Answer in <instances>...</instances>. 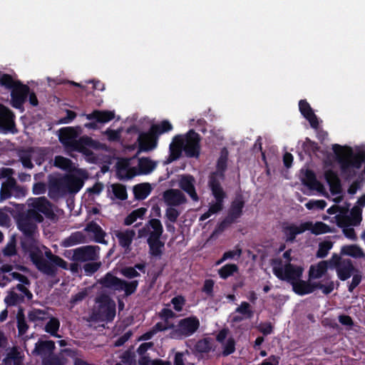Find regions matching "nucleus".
<instances>
[{
	"mask_svg": "<svg viewBox=\"0 0 365 365\" xmlns=\"http://www.w3.org/2000/svg\"><path fill=\"white\" fill-rule=\"evenodd\" d=\"M29 205L31 207L19 213L16 217L17 228H37L38 223L46 222L56 223L58 215L53 210L52 203L45 197L30 199Z\"/></svg>",
	"mask_w": 365,
	"mask_h": 365,
	"instance_id": "obj_1",
	"label": "nucleus"
},
{
	"mask_svg": "<svg viewBox=\"0 0 365 365\" xmlns=\"http://www.w3.org/2000/svg\"><path fill=\"white\" fill-rule=\"evenodd\" d=\"M332 150L339 165L341 173L346 178H351L356 175V169L361 168L365 161V153L359 151L354 153L349 146H341L334 144Z\"/></svg>",
	"mask_w": 365,
	"mask_h": 365,
	"instance_id": "obj_2",
	"label": "nucleus"
},
{
	"mask_svg": "<svg viewBox=\"0 0 365 365\" xmlns=\"http://www.w3.org/2000/svg\"><path fill=\"white\" fill-rule=\"evenodd\" d=\"M78 132L73 127L62 128L59 130V140L66 149L83 154L89 148H98L99 143L91 137L83 136L76 139Z\"/></svg>",
	"mask_w": 365,
	"mask_h": 365,
	"instance_id": "obj_3",
	"label": "nucleus"
},
{
	"mask_svg": "<svg viewBox=\"0 0 365 365\" xmlns=\"http://www.w3.org/2000/svg\"><path fill=\"white\" fill-rule=\"evenodd\" d=\"M78 132L73 127L62 128L59 130V140L66 149L83 154L89 148H98L99 143L91 137L83 136L76 139Z\"/></svg>",
	"mask_w": 365,
	"mask_h": 365,
	"instance_id": "obj_4",
	"label": "nucleus"
},
{
	"mask_svg": "<svg viewBox=\"0 0 365 365\" xmlns=\"http://www.w3.org/2000/svg\"><path fill=\"white\" fill-rule=\"evenodd\" d=\"M78 132L73 127L62 128L59 130V140L66 149L83 154L89 148H98L99 143L91 137L83 136L76 139Z\"/></svg>",
	"mask_w": 365,
	"mask_h": 365,
	"instance_id": "obj_5",
	"label": "nucleus"
},
{
	"mask_svg": "<svg viewBox=\"0 0 365 365\" xmlns=\"http://www.w3.org/2000/svg\"><path fill=\"white\" fill-rule=\"evenodd\" d=\"M30 256L37 269L48 276L53 277L56 275V267L64 269H68L67 262L60 257L52 254L49 250L45 252V256L47 259L44 258L42 252L39 250L31 252Z\"/></svg>",
	"mask_w": 365,
	"mask_h": 365,
	"instance_id": "obj_6",
	"label": "nucleus"
},
{
	"mask_svg": "<svg viewBox=\"0 0 365 365\" xmlns=\"http://www.w3.org/2000/svg\"><path fill=\"white\" fill-rule=\"evenodd\" d=\"M96 302L97 305L86 321L88 322L112 321L115 316V302L108 295L101 294L96 298Z\"/></svg>",
	"mask_w": 365,
	"mask_h": 365,
	"instance_id": "obj_7",
	"label": "nucleus"
},
{
	"mask_svg": "<svg viewBox=\"0 0 365 365\" xmlns=\"http://www.w3.org/2000/svg\"><path fill=\"white\" fill-rule=\"evenodd\" d=\"M274 274L281 280L290 282L292 284L300 279L303 269L294 266L289 262L284 264L281 259H274L271 262Z\"/></svg>",
	"mask_w": 365,
	"mask_h": 365,
	"instance_id": "obj_8",
	"label": "nucleus"
},
{
	"mask_svg": "<svg viewBox=\"0 0 365 365\" xmlns=\"http://www.w3.org/2000/svg\"><path fill=\"white\" fill-rule=\"evenodd\" d=\"M11 276L13 279L19 280L21 284H17L11 291L9 292L5 299L6 303L9 305H16L22 302L25 297L28 300H31L33 297V294L25 287V285H29L30 284L29 279L26 276L18 272L11 273Z\"/></svg>",
	"mask_w": 365,
	"mask_h": 365,
	"instance_id": "obj_9",
	"label": "nucleus"
},
{
	"mask_svg": "<svg viewBox=\"0 0 365 365\" xmlns=\"http://www.w3.org/2000/svg\"><path fill=\"white\" fill-rule=\"evenodd\" d=\"M217 175V173H212L210 175L208 180V186L212 192V195L215 199V202L210 204L208 209L210 210V213L212 215L217 213L222 210L223 202L226 197V193L224 191Z\"/></svg>",
	"mask_w": 365,
	"mask_h": 365,
	"instance_id": "obj_10",
	"label": "nucleus"
},
{
	"mask_svg": "<svg viewBox=\"0 0 365 365\" xmlns=\"http://www.w3.org/2000/svg\"><path fill=\"white\" fill-rule=\"evenodd\" d=\"M200 327V321L196 317H189L180 319L170 332L173 339H181L192 335Z\"/></svg>",
	"mask_w": 365,
	"mask_h": 365,
	"instance_id": "obj_11",
	"label": "nucleus"
},
{
	"mask_svg": "<svg viewBox=\"0 0 365 365\" xmlns=\"http://www.w3.org/2000/svg\"><path fill=\"white\" fill-rule=\"evenodd\" d=\"M329 267L336 269L339 279L345 281L357 271L349 259H344L338 255H334L329 260Z\"/></svg>",
	"mask_w": 365,
	"mask_h": 365,
	"instance_id": "obj_12",
	"label": "nucleus"
},
{
	"mask_svg": "<svg viewBox=\"0 0 365 365\" xmlns=\"http://www.w3.org/2000/svg\"><path fill=\"white\" fill-rule=\"evenodd\" d=\"M131 131L138 133L137 139L138 145V153L141 152H149L157 148L158 140L153 133H151L150 129L147 132H142L139 130L136 125H133L128 129V132Z\"/></svg>",
	"mask_w": 365,
	"mask_h": 365,
	"instance_id": "obj_13",
	"label": "nucleus"
},
{
	"mask_svg": "<svg viewBox=\"0 0 365 365\" xmlns=\"http://www.w3.org/2000/svg\"><path fill=\"white\" fill-rule=\"evenodd\" d=\"M245 207V200L242 194H237L228 210L227 215L217 228H225L237 221L242 215Z\"/></svg>",
	"mask_w": 365,
	"mask_h": 365,
	"instance_id": "obj_14",
	"label": "nucleus"
},
{
	"mask_svg": "<svg viewBox=\"0 0 365 365\" xmlns=\"http://www.w3.org/2000/svg\"><path fill=\"white\" fill-rule=\"evenodd\" d=\"M200 134L194 130H190L185 138H183V150L187 158H197L200 153Z\"/></svg>",
	"mask_w": 365,
	"mask_h": 365,
	"instance_id": "obj_15",
	"label": "nucleus"
},
{
	"mask_svg": "<svg viewBox=\"0 0 365 365\" xmlns=\"http://www.w3.org/2000/svg\"><path fill=\"white\" fill-rule=\"evenodd\" d=\"M10 91L11 106L16 109L24 110V104L30 94L29 86L19 81Z\"/></svg>",
	"mask_w": 365,
	"mask_h": 365,
	"instance_id": "obj_16",
	"label": "nucleus"
},
{
	"mask_svg": "<svg viewBox=\"0 0 365 365\" xmlns=\"http://www.w3.org/2000/svg\"><path fill=\"white\" fill-rule=\"evenodd\" d=\"M99 247L87 245L76 248L73 250L72 260L76 262L97 261L99 259Z\"/></svg>",
	"mask_w": 365,
	"mask_h": 365,
	"instance_id": "obj_17",
	"label": "nucleus"
},
{
	"mask_svg": "<svg viewBox=\"0 0 365 365\" xmlns=\"http://www.w3.org/2000/svg\"><path fill=\"white\" fill-rule=\"evenodd\" d=\"M361 210L358 207H354L349 215L339 216L337 218V225L339 228H349L360 225L361 221Z\"/></svg>",
	"mask_w": 365,
	"mask_h": 365,
	"instance_id": "obj_18",
	"label": "nucleus"
},
{
	"mask_svg": "<svg viewBox=\"0 0 365 365\" xmlns=\"http://www.w3.org/2000/svg\"><path fill=\"white\" fill-rule=\"evenodd\" d=\"M195 178L190 174H183L179 177V187L185 192L193 201L197 202L199 200V197L195 190Z\"/></svg>",
	"mask_w": 365,
	"mask_h": 365,
	"instance_id": "obj_19",
	"label": "nucleus"
},
{
	"mask_svg": "<svg viewBox=\"0 0 365 365\" xmlns=\"http://www.w3.org/2000/svg\"><path fill=\"white\" fill-rule=\"evenodd\" d=\"M183 150V137L177 135L173 138V141L169 145V155L164 161L165 165L170 164L173 161L178 160Z\"/></svg>",
	"mask_w": 365,
	"mask_h": 365,
	"instance_id": "obj_20",
	"label": "nucleus"
},
{
	"mask_svg": "<svg viewBox=\"0 0 365 365\" xmlns=\"http://www.w3.org/2000/svg\"><path fill=\"white\" fill-rule=\"evenodd\" d=\"M14 118V115L12 111L4 105L0 104V128L11 133H16L17 129Z\"/></svg>",
	"mask_w": 365,
	"mask_h": 365,
	"instance_id": "obj_21",
	"label": "nucleus"
},
{
	"mask_svg": "<svg viewBox=\"0 0 365 365\" xmlns=\"http://www.w3.org/2000/svg\"><path fill=\"white\" fill-rule=\"evenodd\" d=\"M165 202L170 207L179 206L186 202L185 195L178 189H169L163 192Z\"/></svg>",
	"mask_w": 365,
	"mask_h": 365,
	"instance_id": "obj_22",
	"label": "nucleus"
},
{
	"mask_svg": "<svg viewBox=\"0 0 365 365\" xmlns=\"http://www.w3.org/2000/svg\"><path fill=\"white\" fill-rule=\"evenodd\" d=\"M299 109L302 115L309 121L310 125L313 128H317L319 121L314 110L311 108L307 100H300L299 102Z\"/></svg>",
	"mask_w": 365,
	"mask_h": 365,
	"instance_id": "obj_23",
	"label": "nucleus"
},
{
	"mask_svg": "<svg viewBox=\"0 0 365 365\" xmlns=\"http://www.w3.org/2000/svg\"><path fill=\"white\" fill-rule=\"evenodd\" d=\"M55 349V343L51 340L38 341L35 346L33 354L44 359L49 357Z\"/></svg>",
	"mask_w": 365,
	"mask_h": 365,
	"instance_id": "obj_24",
	"label": "nucleus"
},
{
	"mask_svg": "<svg viewBox=\"0 0 365 365\" xmlns=\"http://www.w3.org/2000/svg\"><path fill=\"white\" fill-rule=\"evenodd\" d=\"M161 235L162 230H153L148 239L150 253L153 255L158 256L161 254V248L164 245V243L159 240Z\"/></svg>",
	"mask_w": 365,
	"mask_h": 365,
	"instance_id": "obj_25",
	"label": "nucleus"
},
{
	"mask_svg": "<svg viewBox=\"0 0 365 365\" xmlns=\"http://www.w3.org/2000/svg\"><path fill=\"white\" fill-rule=\"evenodd\" d=\"M98 283L103 287L114 291H123V280L113 275L111 273H107L103 277L99 279Z\"/></svg>",
	"mask_w": 365,
	"mask_h": 365,
	"instance_id": "obj_26",
	"label": "nucleus"
},
{
	"mask_svg": "<svg viewBox=\"0 0 365 365\" xmlns=\"http://www.w3.org/2000/svg\"><path fill=\"white\" fill-rule=\"evenodd\" d=\"M324 178L329 186L331 192L333 195L339 194L341 192V181L336 172L332 170H328L325 171Z\"/></svg>",
	"mask_w": 365,
	"mask_h": 365,
	"instance_id": "obj_27",
	"label": "nucleus"
},
{
	"mask_svg": "<svg viewBox=\"0 0 365 365\" xmlns=\"http://www.w3.org/2000/svg\"><path fill=\"white\" fill-rule=\"evenodd\" d=\"M329 265V260L321 261L317 264L312 265L309 271V279H317L321 278L326 274Z\"/></svg>",
	"mask_w": 365,
	"mask_h": 365,
	"instance_id": "obj_28",
	"label": "nucleus"
},
{
	"mask_svg": "<svg viewBox=\"0 0 365 365\" xmlns=\"http://www.w3.org/2000/svg\"><path fill=\"white\" fill-rule=\"evenodd\" d=\"M115 117L113 111L110 110H93L91 113L86 115L88 120H96L98 123H107L113 120Z\"/></svg>",
	"mask_w": 365,
	"mask_h": 365,
	"instance_id": "obj_29",
	"label": "nucleus"
},
{
	"mask_svg": "<svg viewBox=\"0 0 365 365\" xmlns=\"http://www.w3.org/2000/svg\"><path fill=\"white\" fill-rule=\"evenodd\" d=\"M149 129L158 140L161 135L171 131L173 129V126L169 120H163L158 123L151 125Z\"/></svg>",
	"mask_w": 365,
	"mask_h": 365,
	"instance_id": "obj_30",
	"label": "nucleus"
},
{
	"mask_svg": "<svg viewBox=\"0 0 365 365\" xmlns=\"http://www.w3.org/2000/svg\"><path fill=\"white\" fill-rule=\"evenodd\" d=\"M302 182L311 190H319L323 187L321 182L317 180L314 172L312 170H306Z\"/></svg>",
	"mask_w": 365,
	"mask_h": 365,
	"instance_id": "obj_31",
	"label": "nucleus"
},
{
	"mask_svg": "<svg viewBox=\"0 0 365 365\" xmlns=\"http://www.w3.org/2000/svg\"><path fill=\"white\" fill-rule=\"evenodd\" d=\"M16 187V180L9 178L2 182L0 189V200H4L10 198L13 195V190Z\"/></svg>",
	"mask_w": 365,
	"mask_h": 365,
	"instance_id": "obj_32",
	"label": "nucleus"
},
{
	"mask_svg": "<svg viewBox=\"0 0 365 365\" xmlns=\"http://www.w3.org/2000/svg\"><path fill=\"white\" fill-rule=\"evenodd\" d=\"M5 365H22L23 355L16 346L12 347L4 359Z\"/></svg>",
	"mask_w": 365,
	"mask_h": 365,
	"instance_id": "obj_33",
	"label": "nucleus"
},
{
	"mask_svg": "<svg viewBox=\"0 0 365 365\" xmlns=\"http://www.w3.org/2000/svg\"><path fill=\"white\" fill-rule=\"evenodd\" d=\"M292 285L293 291L299 295L312 293L314 291V283L298 279Z\"/></svg>",
	"mask_w": 365,
	"mask_h": 365,
	"instance_id": "obj_34",
	"label": "nucleus"
},
{
	"mask_svg": "<svg viewBox=\"0 0 365 365\" xmlns=\"http://www.w3.org/2000/svg\"><path fill=\"white\" fill-rule=\"evenodd\" d=\"M88 236L85 235L82 232H76L70 237L66 238L61 243L64 247H69L77 244L88 242Z\"/></svg>",
	"mask_w": 365,
	"mask_h": 365,
	"instance_id": "obj_35",
	"label": "nucleus"
},
{
	"mask_svg": "<svg viewBox=\"0 0 365 365\" xmlns=\"http://www.w3.org/2000/svg\"><path fill=\"white\" fill-rule=\"evenodd\" d=\"M340 254L355 259L365 258V253L361 247L356 245H344L341 247Z\"/></svg>",
	"mask_w": 365,
	"mask_h": 365,
	"instance_id": "obj_36",
	"label": "nucleus"
},
{
	"mask_svg": "<svg viewBox=\"0 0 365 365\" xmlns=\"http://www.w3.org/2000/svg\"><path fill=\"white\" fill-rule=\"evenodd\" d=\"M115 235L118 238L120 245L128 248L135 236V232L133 230H118Z\"/></svg>",
	"mask_w": 365,
	"mask_h": 365,
	"instance_id": "obj_37",
	"label": "nucleus"
},
{
	"mask_svg": "<svg viewBox=\"0 0 365 365\" xmlns=\"http://www.w3.org/2000/svg\"><path fill=\"white\" fill-rule=\"evenodd\" d=\"M135 198L139 200H145L151 192L150 185L148 182L140 183L133 187Z\"/></svg>",
	"mask_w": 365,
	"mask_h": 365,
	"instance_id": "obj_38",
	"label": "nucleus"
},
{
	"mask_svg": "<svg viewBox=\"0 0 365 365\" xmlns=\"http://www.w3.org/2000/svg\"><path fill=\"white\" fill-rule=\"evenodd\" d=\"M157 164L149 158L143 157L138 159V169L140 174L148 175L152 173Z\"/></svg>",
	"mask_w": 365,
	"mask_h": 365,
	"instance_id": "obj_39",
	"label": "nucleus"
},
{
	"mask_svg": "<svg viewBox=\"0 0 365 365\" xmlns=\"http://www.w3.org/2000/svg\"><path fill=\"white\" fill-rule=\"evenodd\" d=\"M65 186L71 192H78L83 185V180L76 176H69L64 179Z\"/></svg>",
	"mask_w": 365,
	"mask_h": 365,
	"instance_id": "obj_40",
	"label": "nucleus"
},
{
	"mask_svg": "<svg viewBox=\"0 0 365 365\" xmlns=\"http://www.w3.org/2000/svg\"><path fill=\"white\" fill-rule=\"evenodd\" d=\"M48 321L45 324L44 330L46 332L50 334L53 336L60 337V335L58 334V331L60 327V322L59 320L49 315V318H48Z\"/></svg>",
	"mask_w": 365,
	"mask_h": 365,
	"instance_id": "obj_41",
	"label": "nucleus"
},
{
	"mask_svg": "<svg viewBox=\"0 0 365 365\" xmlns=\"http://www.w3.org/2000/svg\"><path fill=\"white\" fill-rule=\"evenodd\" d=\"M50 314L44 309H34L29 312L28 318L30 322H37L46 320Z\"/></svg>",
	"mask_w": 365,
	"mask_h": 365,
	"instance_id": "obj_42",
	"label": "nucleus"
},
{
	"mask_svg": "<svg viewBox=\"0 0 365 365\" xmlns=\"http://www.w3.org/2000/svg\"><path fill=\"white\" fill-rule=\"evenodd\" d=\"M18 82L19 81L15 80L11 75L0 71V86L11 91Z\"/></svg>",
	"mask_w": 365,
	"mask_h": 365,
	"instance_id": "obj_43",
	"label": "nucleus"
},
{
	"mask_svg": "<svg viewBox=\"0 0 365 365\" xmlns=\"http://www.w3.org/2000/svg\"><path fill=\"white\" fill-rule=\"evenodd\" d=\"M227 155L228 152L226 148H223L221 151V155L217 161V170L220 173V177H224V173L225 172L227 167Z\"/></svg>",
	"mask_w": 365,
	"mask_h": 365,
	"instance_id": "obj_44",
	"label": "nucleus"
},
{
	"mask_svg": "<svg viewBox=\"0 0 365 365\" xmlns=\"http://www.w3.org/2000/svg\"><path fill=\"white\" fill-rule=\"evenodd\" d=\"M65 186L64 179H54L51 180L48 185V194L51 197H54L63 187Z\"/></svg>",
	"mask_w": 365,
	"mask_h": 365,
	"instance_id": "obj_45",
	"label": "nucleus"
},
{
	"mask_svg": "<svg viewBox=\"0 0 365 365\" xmlns=\"http://www.w3.org/2000/svg\"><path fill=\"white\" fill-rule=\"evenodd\" d=\"M112 192L114 196L120 200H125L128 198L126 187L120 183L112 185Z\"/></svg>",
	"mask_w": 365,
	"mask_h": 365,
	"instance_id": "obj_46",
	"label": "nucleus"
},
{
	"mask_svg": "<svg viewBox=\"0 0 365 365\" xmlns=\"http://www.w3.org/2000/svg\"><path fill=\"white\" fill-rule=\"evenodd\" d=\"M238 270V267L236 264H228L223 266L218 270V274L222 279H227L230 276L232 275L235 272Z\"/></svg>",
	"mask_w": 365,
	"mask_h": 365,
	"instance_id": "obj_47",
	"label": "nucleus"
},
{
	"mask_svg": "<svg viewBox=\"0 0 365 365\" xmlns=\"http://www.w3.org/2000/svg\"><path fill=\"white\" fill-rule=\"evenodd\" d=\"M302 149L305 153L311 155L312 153H314L318 151L319 150V147L316 142L312 141L309 138H306L302 144Z\"/></svg>",
	"mask_w": 365,
	"mask_h": 365,
	"instance_id": "obj_48",
	"label": "nucleus"
},
{
	"mask_svg": "<svg viewBox=\"0 0 365 365\" xmlns=\"http://www.w3.org/2000/svg\"><path fill=\"white\" fill-rule=\"evenodd\" d=\"M244 316L245 319H251L254 315V312L251 308V305L246 302H242L235 310Z\"/></svg>",
	"mask_w": 365,
	"mask_h": 365,
	"instance_id": "obj_49",
	"label": "nucleus"
},
{
	"mask_svg": "<svg viewBox=\"0 0 365 365\" xmlns=\"http://www.w3.org/2000/svg\"><path fill=\"white\" fill-rule=\"evenodd\" d=\"M16 319H17V328L19 330V334L20 335H23L26 332V331L29 328V326L27 325V324L26 322L25 317L23 313V311L21 309L18 312L17 315H16Z\"/></svg>",
	"mask_w": 365,
	"mask_h": 365,
	"instance_id": "obj_50",
	"label": "nucleus"
},
{
	"mask_svg": "<svg viewBox=\"0 0 365 365\" xmlns=\"http://www.w3.org/2000/svg\"><path fill=\"white\" fill-rule=\"evenodd\" d=\"M195 349L199 353H207L212 349L211 342L207 339H201L196 343Z\"/></svg>",
	"mask_w": 365,
	"mask_h": 365,
	"instance_id": "obj_51",
	"label": "nucleus"
},
{
	"mask_svg": "<svg viewBox=\"0 0 365 365\" xmlns=\"http://www.w3.org/2000/svg\"><path fill=\"white\" fill-rule=\"evenodd\" d=\"M72 162L70 159L61 155H57L54 159V165L63 170H68L71 166Z\"/></svg>",
	"mask_w": 365,
	"mask_h": 365,
	"instance_id": "obj_52",
	"label": "nucleus"
},
{
	"mask_svg": "<svg viewBox=\"0 0 365 365\" xmlns=\"http://www.w3.org/2000/svg\"><path fill=\"white\" fill-rule=\"evenodd\" d=\"M88 231V238L93 239L96 242L106 243L104 240L106 235L103 230H86Z\"/></svg>",
	"mask_w": 365,
	"mask_h": 365,
	"instance_id": "obj_53",
	"label": "nucleus"
},
{
	"mask_svg": "<svg viewBox=\"0 0 365 365\" xmlns=\"http://www.w3.org/2000/svg\"><path fill=\"white\" fill-rule=\"evenodd\" d=\"M61 361L63 363V365H66L68 363V357H70L75 361V358H76L78 353L71 349H65L61 351L60 353L58 354Z\"/></svg>",
	"mask_w": 365,
	"mask_h": 365,
	"instance_id": "obj_54",
	"label": "nucleus"
},
{
	"mask_svg": "<svg viewBox=\"0 0 365 365\" xmlns=\"http://www.w3.org/2000/svg\"><path fill=\"white\" fill-rule=\"evenodd\" d=\"M316 289H321L324 294H329L334 290V283L331 280H328L325 284L316 282L314 283V290Z\"/></svg>",
	"mask_w": 365,
	"mask_h": 365,
	"instance_id": "obj_55",
	"label": "nucleus"
},
{
	"mask_svg": "<svg viewBox=\"0 0 365 365\" xmlns=\"http://www.w3.org/2000/svg\"><path fill=\"white\" fill-rule=\"evenodd\" d=\"M102 263L97 261H91L83 265V269L86 274L91 275L97 272L101 267Z\"/></svg>",
	"mask_w": 365,
	"mask_h": 365,
	"instance_id": "obj_56",
	"label": "nucleus"
},
{
	"mask_svg": "<svg viewBox=\"0 0 365 365\" xmlns=\"http://www.w3.org/2000/svg\"><path fill=\"white\" fill-rule=\"evenodd\" d=\"M332 247V243L329 241L321 242L319 246V250L317 252V257L319 258L325 257L329 250Z\"/></svg>",
	"mask_w": 365,
	"mask_h": 365,
	"instance_id": "obj_57",
	"label": "nucleus"
},
{
	"mask_svg": "<svg viewBox=\"0 0 365 365\" xmlns=\"http://www.w3.org/2000/svg\"><path fill=\"white\" fill-rule=\"evenodd\" d=\"M138 284V282L137 280H133L130 282L123 280V291L125 292L126 296H129L135 292Z\"/></svg>",
	"mask_w": 365,
	"mask_h": 365,
	"instance_id": "obj_58",
	"label": "nucleus"
},
{
	"mask_svg": "<svg viewBox=\"0 0 365 365\" xmlns=\"http://www.w3.org/2000/svg\"><path fill=\"white\" fill-rule=\"evenodd\" d=\"M224 356H227L233 353L235 350V341L233 338H229L225 342L222 343Z\"/></svg>",
	"mask_w": 365,
	"mask_h": 365,
	"instance_id": "obj_59",
	"label": "nucleus"
},
{
	"mask_svg": "<svg viewBox=\"0 0 365 365\" xmlns=\"http://www.w3.org/2000/svg\"><path fill=\"white\" fill-rule=\"evenodd\" d=\"M7 211L6 209L0 208V227H9L11 225V217Z\"/></svg>",
	"mask_w": 365,
	"mask_h": 365,
	"instance_id": "obj_60",
	"label": "nucleus"
},
{
	"mask_svg": "<svg viewBox=\"0 0 365 365\" xmlns=\"http://www.w3.org/2000/svg\"><path fill=\"white\" fill-rule=\"evenodd\" d=\"M327 206V202L324 200H310L306 204V207L308 209H318V210H324Z\"/></svg>",
	"mask_w": 365,
	"mask_h": 365,
	"instance_id": "obj_61",
	"label": "nucleus"
},
{
	"mask_svg": "<svg viewBox=\"0 0 365 365\" xmlns=\"http://www.w3.org/2000/svg\"><path fill=\"white\" fill-rule=\"evenodd\" d=\"M174 325L172 323H170V322H162L157 323L153 328V332L156 333L158 331L167 330L169 329H173Z\"/></svg>",
	"mask_w": 365,
	"mask_h": 365,
	"instance_id": "obj_62",
	"label": "nucleus"
},
{
	"mask_svg": "<svg viewBox=\"0 0 365 365\" xmlns=\"http://www.w3.org/2000/svg\"><path fill=\"white\" fill-rule=\"evenodd\" d=\"M179 215L180 212L178 211V210L173 207H169L166 210L165 216L167 219L171 222H175L177 220Z\"/></svg>",
	"mask_w": 365,
	"mask_h": 365,
	"instance_id": "obj_63",
	"label": "nucleus"
},
{
	"mask_svg": "<svg viewBox=\"0 0 365 365\" xmlns=\"http://www.w3.org/2000/svg\"><path fill=\"white\" fill-rule=\"evenodd\" d=\"M44 365H63L58 354L50 356L43 360Z\"/></svg>",
	"mask_w": 365,
	"mask_h": 365,
	"instance_id": "obj_64",
	"label": "nucleus"
}]
</instances>
